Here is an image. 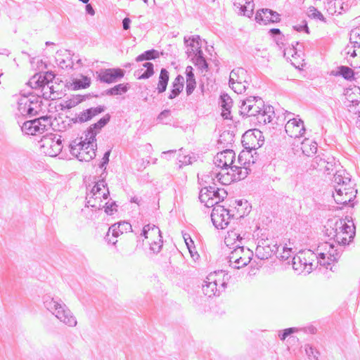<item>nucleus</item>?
<instances>
[{"mask_svg":"<svg viewBox=\"0 0 360 360\" xmlns=\"http://www.w3.org/2000/svg\"><path fill=\"white\" fill-rule=\"evenodd\" d=\"M196 87L195 80H186V91L187 96H190Z\"/></svg>","mask_w":360,"mask_h":360,"instance_id":"nucleus-58","label":"nucleus"},{"mask_svg":"<svg viewBox=\"0 0 360 360\" xmlns=\"http://www.w3.org/2000/svg\"><path fill=\"white\" fill-rule=\"evenodd\" d=\"M253 256V252L243 245H236L229 256L230 265L235 269H240L248 265Z\"/></svg>","mask_w":360,"mask_h":360,"instance_id":"nucleus-4","label":"nucleus"},{"mask_svg":"<svg viewBox=\"0 0 360 360\" xmlns=\"http://www.w3.org/2000/svg\"><path fill=\"white\" fill-rule=\"evenodd\" d=\"M169 79V72L165 68H162L160 70L159 81L157 86L158 94H162L166 91Z\"/></svg>","mask_w":360,"mask_h":360,"instance_id":"nucleus-32","label":"nucleus"},{"mask_svg":"<svg viewBox=\"0 0 360 360\" xmlns=\"http://www.w3.org/2000/svg\"><path fill=\"white\" fill-rule=\"evenodd\" d=\"M297 329L296 328H288L279 332L278 336L281 340H284L288 336L292 334Z\"/></svg>","mask_w":360,"mask_h":360,"instance_id":"nucleus-57","label":"nucleus"},{"mask_svg":"<svg viewBox=\"0 0 360 360\" xmlns=\"http://www.w3.org/2000/svg\"><path fill=\"white\" fill-rule=\"evenodd\" d=\"M330 239H334L335 242L338 245H346L352 241L355 236V227L347 229V231H343L341 233H331L326 232V234Z\"/></svg>","mask_w":360,"mask_h":360,"instance_id":"nucleus-21","label":"nucleus"},{"mask_svg":"<svg viewBox=\"0 0 360 360\" xmlns=\"http://www.w3.org/2000/svg\"><path fill=\"white\" fill-rule=\"evenodd\" d=\"M27 98L29 99L28 104L30 105V108H27L30 112V116H34L41 110V101L39 96L33 94H29Z\"/></svg>","mask_w":360,"mask_h":360,"instance_id":"nucleus-28","label":"nucleus"},{"mask_svg":"<svg viewBox=\"0 0 360 360\" xmlns=\"http://www.w3.org/2000/svg\"><path fill=\"white\" fill-rule=\"evenodd\" d=\"M61 136L57 134H50L43 136L41 139V148L44 153L50 157L58 155L62 150L63 144Z\"/></svg>","mask_w":360,"mask_h":360,"instance_id":"nucleus-6","label":"nucleus"},{"mask_svg":"<svg viewBox=\"0 0 360 360\" xmlns=\"http://www.w3.org/2000/svg\"><path fill=\"white\" fill-rule=\"evenodd\" d=\"M217 275L210 274L206 280L204 281L205 284L202 285V290L205 295L208 297H212L213 296H219L221 291H223L226 287V282L225 281L224 278L223 281L220 283V285H219L217 283V279L216 276ZM225 275H224V277Z\"/></svg>","mask_w":360,"mask_h":360,"instance_id":"nucleus-8","label":"nucleus"},{"mask_svg":"<svg viewBox=\"0 0 360 360\" xmlns=\"http://www.w3.org/2000/svg\"><path fill=\"white\" fill-rule=\"evenodd\" d=\"M86 200L87 201L86 205L87 207H91L96 210H101L105 207L102 200H97L96 198H94V197L92 195H87Z\"/></svg>","mask_w":360,"mask_h":360,"instance_id":"nucleus-41","label":"nucleus"},{"mask_svg":"<svg viewBox=\"0 0 360 360\" xmlns=\"http://www.w3.org/2000/svg\"><path fill=\"white\" fill-rule=\"evenodd\" d=\"M255 20L259 24L267 25L278 22L281 19L280 15L277 12L269 8H262L257 11L255 15Z\"/></svg>","mask_w":360,"mask_h":360,"instance_id":"nucleus-17","label":"nucleus"},{"mask_svg":"<svg viewBox=\"0 0 360 360\" xmlns=\"http://www.w3.org/2000/svg\"><path fill=\"white\" fill-rule=\"evenodd\" d=\"M345 174L346 170L345 169H340L336 171L333 177V182L336 184L335 185V188L336 186H338L339 188L341 187L342 184L344 183L343 176H345Z\"/></svg>","mask_w":360,"mask_h":360,"instance_id":"nucleus-46","label":"nucleus"},{"mask_svg":"<svg viewBox=\"0 0 360 360\" xmlns=\"http://www.w3.org/2000/svg\"><path fill=\"white\" fill-rule=\"evenodd\" d=\"M132 231L131 225L127 221H120L117 224H112L109 229L108 231L105 236V240L108 244L115 245L117 242V240H112L110 236L112 233V237L116 238L123 233Z\"/></svg>","mask_w":360,"mask_h":360,"instance_id":"nucleus-10","label":"nucleus"},{"mask_svg":"<svg viewBox=\"0 0 360 360\" xmlns=\"http://www.w3.org/2000/svg\"><path fill=\"white\" fill-rule=\"evenodd\" d=\"M344 183L342 184L341 188H349L352 187L351 184V176L346 172L345 176H343Z\"/></svg>","mask_w":360,"mask_h":360,"instance_id":"nucleus-63","label":"nucleus"},{"mask_svg":"<svg viewBox=\"0 0 360 360\" xmlns=\"http://www.w3.org/2000/svg\"><path fill=\"white\" fill-rule=\"evenodd\" d=\"M349 41L353 47H360V26L354 28L350 32Z\"/></svg>","mask_w":360,"mask_h":360,"instance_id":"nucleus-40","label":"nucleus"},{"mask_svg":"<svg viewBox=\"0 0 360 360\" xmlns=\"http://www.w3.org/2000/svg\"><path fill=\"white\" fill-rule=\"evenodd\" d=\"M301 149L305 155L308 157L312 156L317 151V143L315 141L306 139L302 142Z\"/></svg>","mask_w":360,"mask_h":360,"instance_id":"nucleus-33","label":"nucleus"},{"mask_svg":"<svg viewBox=\"0 0 360 360\" xmlns=\"http://www.w3.org/2000/svg\"><path fill=\"white\" fill-rule=\"evenodd\" d=\"M110 118L109 113L105 114L97 122L90 125L84 132L86 139H91V141H96V135L110 122Z\"/></svg>","mask_w":360,"mask_h":360,"instance_id":"nucleus-19","label":"nucleus"},{"mask_svg":"<svg viewBox=\"0 0 360 360\" xmlns=\"http://www.w3.org/2000/svg\"><path fill=\"white\" fill-rule=\"evenodd\" d=\"M233 180L240 181L244 179L248 174V166L235 165L231 166Z\"/></svg>","mask_w":360,"mask_h":360,"instance_id":"nucleus-30","label":"nucleus"},{"mask_svg":"<svg viewBox=\"0 0 360 360\" xmlns=\"http://www.w3.org/2000/svg\"><path fill=\"white\" fill-rule=\"evenodd\" d=\"M129 88V84H119L112 88L107 89L105 94L108 96H118L126 93Z\"/></svg>","mask_w":360,"mask_h":360,"instance_id":"nucleus-36","label":"nucleus"},{"mask_svg":"<svg viewBox=\"0 0 360 360\" xmlns=\"http://www.w3.org/2000/svg\"><path fill=\"white\" fill-rule=\"evenodd\" d=\"M279 246L272 240L261 239L258 241L255 250L256 257L262 260H265L271 257L278 251Z\"/></svg>","mask_w":360,"mask_h":360,"instance_id":"nucleus-7","label":"nucleus"},{"mask_svg":"<svg viewBox=\"0 0 360 360\" xmlns=\"http://www.w3.org/2000/svg\"><path fill=\"white\" fill-rule=\"evenodd\" d=\"M250 79V77L246 70L243 68H237L233 69L230 73L229 84H233L234 82L249 83Z\"/></svg>","mask_w":360,"mask_h":360,"instance_id":"nucleus-25","label":"nucleus"},{"mask_svg":"<svg viewBox=\"0 0 360 360\" xmlns=\"http://www.w3.org/2000/svg\"><path fill=\"white\" fill-rule=\"evenodd\" d=\"M285 130L291 138H300L305 133L304 122L301 119H290L285 126Z\"/></svg>","mask_w":360,"mask_h":360,"instance_id":"nucleus-13","label":"nucleus"},{"mask_svg":"<svg viewBox=\"0 0 360 360\" xmlns=\"http://www.w3.org/2000/svg\"><path fill=\"white\" fill-rule=\"evenodd\" d=\"M338 245H335L334 243L326 242L319 245L318 250H327L328 255V259L331 261H337L340 257V252L342 250L338 249Z\"/></svg>","mask_w":360,"mask_h":360,"instance_id":"nucleus-26","label":"nucleus"},{"mask_svg":"<svg viewBox=\"0 0 360 360\" xmlns=\"http://www.w3.org/2000/svg\"><path fill=\"white\" fill-rule=\"evenodd\" d=\"M326 161L327 160L322 158L319 155H317L313 159L311 166L313 167V168L321 171L323 170V168L324 167L323 165H325Z\"/></svg>","mask_w":360,"mask_h":360,"instance_id":"nucleus-51","label":"nucleus"},{"mask_svg":"<svg viewBox=\"0 0 360 360\" xmlns=\"http://www.w3.org/2000/svg\"><path fill=\"white\" fill-rule=\"evenodd\" d=\"M214 177L217 178V181L220 182L221 184H226V183L225 182L226 180L224 179V176L221 174L220 173L212 172L211 176L202 175L201 178L199 176V174L198 175V180L200 181L201 179L202 181H204L205 184H208L210 181V180L214 181Z\"/></svg>","mask_w":360,"mask_h":360,"instance_id":"nucleus-38","label":"nucleus"},{"mask_svg":"<svg viewBox=\"0 0 360 360\" xmlns=\"http://www.w3.org/2000/svg\"><path fill=\"white\" fill-rule=\"evenodd\" d=\"M143 67L146 68V70L141 75H139V72H141L143 69L135 72V75L137 76L139 79H148L154 74L153 64L152 63L146 62L143 64Z\"/></svg>","mask_w":360,"mask_h":360,"instance_id":"nucleus-35","label":"nucleus"},{"mask_svg":"<svg viewBox=\"0 0 360 360\" xmlns=\"http://www.w3.org/2000/svg\"><path fill=\"white\" fill-rule=\"evenodd\" d=\"M91 79L86 76H82V79H77L73 82L74 87L76 89H86L90 86Z\"/></svg>","mask_w":360,"mask_h":360,"instance_id":"nucleus-42","label":"nucleus"},{"mask_svg":"<svg viewBox=\"0 0 360 360\" xmlns=\"http://www.w3.org/2000/svg\"><path fill=\"white\" fill-rule=\"evenodd\" d=\"M307 15L311 19H318L322 22H326V20L323 14L314 6L309 8Z\"/></svg>","mask_w":360,"mask_h":360,"instance_id":"nucleus-44","label":"nucleus"},{"mask_svg":"<svg viewBox=\"0 0 360 360\" xmlns=\"http://www.w3.org/2000/svg\"><path fill=\"white\" fill-rule=\"evenodd\" d=\"M106 108L105 105H98L96 107L86 109L76 115L75 117L70 120L71 123H84L93 119L94 117L103 112Z\"/></svg>","mask_w":360,"mask_h":360,"instance_id":"nucleus-12","label":"nucleus"},{"mask_svg":"<svg viewBox=\"0 0 360 360\" xmlns=\"http://www.w3.org/2000/svg\"><path fill=\"white\" fill-rule=\"evenodd\" d=\"M233 136L229 131H224L219 136V142L221 143H224L226 141L231 142L233 141Z\"/></svg>","mask_w":360,"mask_h":360,"instance_id":"nucleus-54","label":"nucleus"},{"mask_svg":"<svg viewBox=\"0 0 360 360\" xmlns=\"http://www.w3.org/2000/svg\"><path fill=\"white\" fill-rule=\"evenodd\" d=\"M235 153L233 150L226 149L218 153L214 157V162L217 167L227 169L234 165Z\"/></svg>","mask_w":360,"mask_h":360,"instance_id":"nucleus-14","label":"nucleus"},{"mask_svg":"<svg viewBox=\"0 0 360 360\" xmlns=\"http://www.w3.org/2000/svg\"><path fill=\"white\" fill-rule=\"evenodd\" d=\"M70 153L79 161L89 162L96 157V141L82 140V137L72 141L69 145Z\"/></svg>","mask_w":360,"mask_h":360,"instance_id":"nucleus-3","label":"nucleus"},{"mask_svg":"<svg viewBox=\"0 0 360 360\" xmlns=\"http://www.w3.org/2000/svg\"><path fill=\"white\" fill-rule=\"evenodd\" d=\"M347 222H349L347 217L345 219H337L335 221L328 220L327 224L325 226V231L326 233L328 231L331 233H341L343 231H347V229L349 230L354 227V224L350 226Z\"/></svg>","mask_w":360,"mask_h":360,"instance_id":"nucleus-16","label":"nucleus"},{"mask_svg":"<svg viewBox=\"0 0 360 360\" xmlns=\"http://www.w3.org/2000/svg\"><path fill=\"white\" fill-rule=\"evenodd\" d=\"M305 255L306 253L300 252L292 258V268L295 271H297L299 274L301 273L309 274L313 269L312 262L309 259H307Z\"/></svg>","mask_w":360,"mask_h":360,"instance_id":"nucleus-11","label":"nucleus"},{"mask_svg":"<svg viewBox=\"0 0 360 360\" xmlns=\"http://www.w3.org/2000/svg\"><path fill=\"white\" fill-rule=\"evenodd\" d=\"M332 74L335 76H341L345 79L352 81L354 79V70L348 66L341 65L338 68V70Z\"/></svg>","mask_w":360,"mask_h":360,"instance_id":"nucleus-34","label":"nucleus"},{"mask_svg":"<svg viewBox=\"0 0 360 360\" xmlns=\"http://www.w3.org/2000/svg\"><path fill=\"white\" fill-rule=\"evenodd\" d=\"M306 354L310 360H319V352L309 345L304 346Z\"/></svg>","mask_w":360,"mask_h":360,"instance_id":"nucleus-47","label":"nucleus"},{"mask_svg":"<svg viewBox=\"0 0 360 360\" xmlns=\"http://www.w3.org/2000/svg\"><path fill=\"white\" fill-rule=\"evenodd\" d=\"M249 84V83L242 82H234L233 84H229V86L236 93L242 94L248 88Z\"/></svg>","mask_w":360,"mask_h":360,"instance_id":"nucleus-45","label":"nucleus"},{"mask_svg":"<svg viewBox=\"0 0 360 360\" xmlns=\"http://www.w3.org/2000/svg\"><path fill=\"white\" fill-rule=\"evenodd\" d=\"M103 205H105L103 208H105V212L107 214L112 215L114 212L117 211V205H116L115 202H112L109 205L108 202H105Z\"/></svg>","mask_w":360,"mask_h":360,"instance_id":"nucleus-56","label":"nucleus"},{"mask_svg":"<svg viewBox=\"0 0 360 360\" xmlns=\"http://www.w3.org/2000/svg\"><path fill=\"white\" fill-rule=\"evenodd\" d=\"M242 143L246 149V150H242L238 157L237 165L240 166H249L250 163V158H252V155L251 154V151L252 150H255L257 146L252 144L251 146L249 143L245 142V139H256L257 135L255 133H251L248 134L247 133L244 134L243 136Z\"/></svg>","mask_w":360,"mask_h":360,"instance_id":"nucleus-9","label":"nucleus"},{"mask_svg":"<svg viewBox=\"0 0 360 360\" xmlns=\"http://www.w3.org/2000/svg\"><path fill=\"white\" fill-rule=\"evenodd\" d=\"M333 196L337 204L346 205L353 200L355 198V194L352 187L342 188L336 186L335 193Z\"/></svg>","mask_w":360,"mask_h":360,"instance_id":"nucleus-15","label":"nucleus"},{"mask_svg":"<svg viewBox=\"0 0 360 360\" xmlns=\"http://www.w3.org/2000/svg\"><path fill=\"white\" fill-rule=\"evenodd\" d=\"M232 104L233 101L228 94H224L221 96V106L223 109L221 115L224 119H229Z\"/></svg>","mask_w":360,"mask_h":360,"instance_id":"nucleus-29","label":"nucleus"},{"mask_svg":"<svg viewBox=\"0 0 360 360\" xmlns=\"http://www.w3.org/2000/svg\"><path fill=\"white\" fill-rule=\"evenodd\" d=\"M149 244H150V250L153 253L157 254L159 252H160V250L162 249V247L163 245L162 238H161V240H160L158 239H153V240H151V242H150Z\"/></svg>","mask_w":360,"mask_h":360,"instance_id":"nucleus-48","label":"nucleus"},{"mask_svg":"<svg viewBox=\"0 0 360 360\" xmlns=\"http://www.w3.org/2000/svg\"><path fill=\"white\" fill-rule=\"evenodd\" d=\"M243 239L240 234L231 231L228 232V236L225 237L224 243L227 246L230 247V249L233 248V250L236 245L239 244L241 245Z\"/></svg>","mask_w":360,"mask_h":360,"instance_id":"nucleus-31","label":"nucleus"},{"mask_svg":"<svg viewBox=\"0 0 360 360\" xmlns=\"http://www.w3.org/2000/svg\"><path fill=\"white\" fill-rule=\"evenodd\" d=\"M158 51L155 49H150L144 51L143 53L138 56L136 58L137 62L143 61V60H148L152 59H155L158 57Z\"/></svg>","mask_w":360,"mask_h":360,"instance_id":"nucleus-39","label":"nucleus"},{"mask_svg":"<svg viewBox=\"0 0 360 360\" xmlns=\"http://www.w3.org/2000/svg\"><path fill=\"white\" fill-rule=\"evenodd\" d=\"M227 192L224 188H217L212 195L214 198H217L218 201L224 200L227 196Z\"/></svg>","mask_w":360,"mask_h":360,"instance_id":"nucleus-55","label":"nucleus"},{"mask_svg":"<svg viewBox=\"0 0 360 360\" xmlns=\"http://www.w3.org/2000/svg\"><path fill=\"white\" fill-rule=\"evenodd\" d=\"M193 62L195 66H197L202 71H207L208 69V63L205 58H192Z\"/></svg>","mask_w":360,"mask_h":360,"instance_id":"nucleus-52","label":"nucleus"},{"mask_svg":"<svg viewBox=\"0 0 360 360\" xmlns=\"http://www.w3.org/2000/svg\"><path fill=\"white\" fill-rule=\"evenodd\" d=\"M181 155L179 153V162L181 163V165H179L180 167L183 165H189V164L192 163L191 157L188 156V155H183L182 158H181Z\"/></svg>","mask_w":360,"mask_h":360,"instance_id":"nucleus-62","label":"nucleus"},{"mask_svg":"<svg viewBox=\"0 0 360 360\" xmlns=\"http://www.w3.org/2000/svg\"><path fill=\"white\" fill-rule=\"evenodd\" d=\"M183 237L188 249L189 250L191 254L192 255L191 248L194 245L192 238H191L190 235L187 233L184 234Z\"/></svg>","mask_w":360,"mask_h":360,"instance_id":"nucleus-61","label":"nucleus"},{"mask_svg":"<svg viewBox=\"0 0 360 360\" xmlns=\"http://www.w3.org/2000/svg\"><path fill=\"white\" fill-rule=\"evenodd\" d=\"M83 101V98H82V96L77 95L75 98L73 99H70L69 101H67L65 102V108L68 109H70L77 105H78L79 103H81Z\"/></svg>","mask_w":360,"mask_h":360,"instance_id":"nucleus-53","label":"nucleus"},{"mask_svg":"<svg viewBox=\"0 0 360 360\" xmlns=\"http://www.w3.org/2000/svg\"><path fill=\"white\" fill-rule=\"evenodd\" d=\"M55 79V75L53 72H46L43 76L35 75L29 81L32 89L42 88L46 89V84H50Z\"/></svg>","mask_w":360,"mask_h":360,"instance_id":"nucleus-20","label":"nucleus"},{"mask_svg":"<svg viewBox=\"0 0 360 360\" xmlns=\"http://www.w3.org/2000/svg\"><path fill=\"white\" fill-rule=\"evenodd\" d=\"M324 9L330 15L342 14L349 9V5L341 2V0H328L324 6Z\"/></svg>","mask_w":360,"mask_h":360,"instance_id":"nucleus-23","label":"nucleus"},{"mask_svg":"<svg viewBox=\"0 0 360 360\" xmlns=\"http://www.w3.org/2000/svg\"><path fill=\"white\" fill-rule=\"evenodd\" d=\"M70 53H68V56H67L66 58H57L58 65L62 69L72 68L74 62H73L72 58H70Z\"/></svg>","mask_w":360,"mask_h":360,"instance_id":"nucleus-43","label":"nucleus"},{"mask_svg":"<svg viewBox=\"0 0 360 360\" xmlns=\"http://www.w3.org/2000/svg\"><path fill=\"white\" fill-rule=\"evenodd\" d=\"M188 40L186 39V38L185 37L184 42H185V44H187L188 46H189V48L186 51V53H187L188 58H190V57L193 58L195 55V49L196 48V46H195V44H193L192 43L188 44Z\"/></svg>","mask_w":360,"mask_h":360,"instance_id":"nucleus-60","label":"nucleus"},{"mask_svg":"<svg viewBox=\"0 0 360 360\" xmlns=\"http://www.w3.org/2000/svg\"><path fill=\"white\" fill-rule=\"evenodd\" d=\"M170 116L169 110H164L158 116V120L164 122L165 120Z\"/></svg>","mask_w":360,"mask_h":360,"instance_id":"nucleus-64","label":"nucleus"},{"mask_svg":"<svg viewBox=\"0 0 360 360\" xmlns=\"http://www.w3.org/2000/svg\"><path fill=\"white\" fill-rule=\"evenodd\" d=\"M41 120H42L43 122H46L47 123L49 122V118L47 117H41L32 120L25 121L21 126L22 131L28 135L39 134V128H40L39 125H40Z\"/></svg>","mask_w":360,"mask_h":360,"instance_id":"nucleus-22","label":"nucleus"},{"mask_svg":"<svg viewBox=\"0 0 360 360\" xmlns=\"http://www.w3.org/2000/svg\"><path fill=\"white\" fill-rule=\"evenodd\" d=\"M240 113L243 116L255 117L259 124H266L272 122L274 110L271 105H265L264 101L259 96H249L242 101Z\"/></svg>","mask_w":360,"mask_h":360,"instance_id":"nucleus-1","label":"nucleus"},{"mask_svg":"<svg viewBox=\"0 0 360 360\" xmlns=\"http://www.w3.org/2000/svg\"><path fill=\"white\" fill-rule=\"evenodd\" d=\"M184 86V78L182 75H179L172 82V89H171L170 94L168 96V98L172 100L177 97L183 91Z\"/></svg>","mask_w":360,"mask_h":360,"instance_id":"nucleus-27","label":"nucleus"},{"mask_svg":"<svg viewBox=\"0 0 360 360\" xmlns=\"http://www.w3.org/2000/svg\"><path fill=\"white\" fill-rule=\"evenodd\" d=\"M292 252V248L283 247V252L281 254V255L278 257L280 259L285 261L288 258L290 257Z\"/></svg>","mask_w":360,"mask_h":360,"instance_id":"nucleus-59","label":"nucleus"},{"mask_svg":"<svg viewBox=\"0 0 360 360\" xmlns=\"http://www.w3.org/2000/svg\"><path fill=\"white\" fill-rule=\"evenodd\" d=\"M29 99L27 98V96L23 95L21 96L18 98V112L22 115H29L30 116V112L28 111L27 108H30V105L28 104Z\"/></svg>","mask_w":360,"mask_h":360,"instance_id":"nucleus-37","label":"nucleus"},{"mask_svg":"<svg viewBox=\"0 0 360 360\" xmlns=\"http://www.w3.org/2000/svg\"><path fill=\"white\" fill-rule=\"evenodd\" d=\"M233 217V214L230 213V210L220 205H216L211 213L212 224L217 229L226 228Z\"/></svg>","mask_w":360,"mask_h":360,"instance_id":"nucleus-5","label":"nucleus"},{"mask_svg":"<svg viewBox=\"0 0 360 360\" xmlns=\"http://www.w3.org/2000/svg\"><path fill=\"white\" fill-rule=\"evenodd\" d=\"M233 6L239 9L240 14L252 17L253 15L254 3L253 0H232Z\"/></svg>","mask_w":360,"mask_h":360,"instance_id":"nucleus-24","label":"nucleus"},{"mask_svg":"<svg viewBox=\"0 0 360 360\" xmlns=\"http://www.w3.org/2000/svg\"><path fill=\"white\" fill-rule=\"evenodd\" d=\"M107 186V184L104 180L98 181L92 188L90 193L87 194L88 196L94 195H100V192L102 189V187L105 188Z\"/></svg>","mask_w":360,"mask_h":360,"instance_id":"nucleus-49","label":"nucleus"},{"mask_svg":"<svg viewBox=\"0 0 360 360\" xmlns=\"http://www.w3.org/2000/svg\"><path fill=\"white\" fill-rule=\"evenodd\" d=\"M44 307L54 315L60 322L69 327L77 326V319L68 306L58 297L50 295L43 296Z\"/></svg>","mask_w":360,"mask_h":360,"instance_id":"nucleus-2","label":"nucleus"},{"mask_svg":"<svg viewBox=\"0 0 360 360\" xmlns=\"http://www.w3.org/2000/svg\"><path fill=\"white\" fill-rule=\"evenodd\" d=\"M149 238H150V240L158 239L160 240H161V238H162L160 229L155 225L150 224L149 231Z\"/></svg>","mask_w":360,"mask_h":360,"instance_id":"nucleus-50","label":"nucleus"},{"mask_svg":"<svg viewBox=\"0 0 360 360\" xmlns=\"http://www.w3.org/2000/svg\"><path fill=\"white\" fill-rule=\"evenodd\" d=\"M124 76V70L120 68H108L101 72L98 76L101 82L111 84Z\"/></svg>","mask_w":360,"mask_h":360,"instance_id":"nucleus-18","label":"nucleus"}]
</instances>
